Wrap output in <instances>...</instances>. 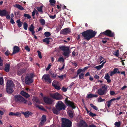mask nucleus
Masks as SVG:
<instances>
[{"label": "nucleus", "mask_w": 127, "mask_h": 127, "mask_svg": "<svg viewBox=\"0 0 127 127\" xmlns=\"http://www.w3.org/2000/svg\"><path fill=\"white\" fill-rule=\"evenodd\" d=\"M96 32L92 29L87 30L81 33L84 39L88 41L94 37L96 34Z\"/></svg>", "instance_id": "f257e3e1"}, {"label": "nucleus", "mask_w": 127, "mask_h": 127, "mask_svg": "<svg viewBox=\"0 0 127 127\" xmlns=\"http://www.w3.org/2000/svg\"><path fill=\"white\" fill-rule=\"evenodd\" d=\"M37 52L38 54V57L40 59H41L42 58V56L41 52L39 51L38 50L37 51Z\"/></svg>", "instance_id": "864d4df0"}, {"label": "nucleus", "mask_w": 127, "mask_h": 127, "mask_svg": "<svg viewBox=\"0 0 127 127\" xmlns=\"http://www.w3.org/2000/svg\"><path fill=\"white\" fill-rule=\"evenodd\" d=\"M55 107L59 110H65L66 107L64 104L61 101H59L56 103Z\"/></svg>", "instance_id": "423d86ee"}, {"label": "nucleus", "mask_w": 127, "mask_h": 127, "mask_svg": "<svg viewBox=\"0 0 127 127\" xmlns=\"http://www.w3.org/2000/svg\"><path fill=\"white\" fill-rule=\"evenodd\" d=\"M119 69L118 68H115L111 72L110 75L111 76H112L113 75L116 73H120L121 71L118 70Z\"/></svg>", "instance_id": "2eb2a0df"}, {"label": "nucleus", "mask_w": 127, "mask_h": 127, "mask_svg": "<svg viewBox=\"0 0 127 127\" xmlns=\"http://www.w3.org/2000/svg\"><path fill=\"white\" fill-rule=\"evenodd\" d=\"M115 92L113 91H110V94L111 95H113L115 94Z\"/></svg>", "instance_id": "774afa93"}, {"label": "nucleus", "mask_w": 127, "mask_h": 127, "mask_svg": "<svg viewBox=\"0 0 127 127\" xmlns=\"http://www.w3.org/2000/svg\"><path fill=\"white\" fill-rule=\"evenodd\" d=\"M64 102L66 106H70L73 109H75V108L76 106L75 105L74 103L73 102L68 100L67 98L65 99Z\"/></svg>", "instance_id": "9d476101"}, {"label": "nucleus", "mask_w": 127, "mask_h": 127, "mask_svg": "<svg viewBox=\"0 0 127 127\" xmlns=\"http://www.w3.org/2000/svg\"><path fill=\"white\" fill-rule=\"evenodd\" d=\"M40 22L42 25H44L45 23V20L43 19H40Z\"/></svg>", "instance_id": "4c0bfd02"}, {"label": "nucleus", "mask_w": 127, "mask_h": 127, "mask_svg": "<svg viewBox=\"0 0 127 127\" xmlns=\"http://www.w3.org/2000/svg\"><path fill=\"white\" fill-rule=\"evenodd\" d=\"M115 53L114 54L115 55L116 57H118L119 56V50H117L116 51L114 52Z\"/></svg>", "instance_id": "3c124183"}, {"label": "nucleus", "mask_w": 127, "mask_h": 127, "mask_svg": "<svg viewBox=\"0 0 127 127\" xmlns=\"http://www.w3.org/2000/svg\"><path fill=\"white\" fill-rule=\"evenodd\" d=\"M24 16L28 18L29 19H30L31 18V16L28 14L25 13L24 15Z\"/></svg>", "instance_id": "a18cd8bd"}, {"label": "nucleus", "mask_w": 127, "mask_h": 127, "mask_svg": "<svg viewBox=\"0 0 127 127\" xmlns=\"http://www.w3.org/2000/svg\"><path fill=\"white\" fill-rule=\"evenodd\" d=\"M51 65H50L49 64V65L47 66V67L46 68V71H47L51 67Z\"/></svg>", "instance_id": "052dcab7"}, {"label": "nucleus", "mask_w": 127, "mask_h": 127, "mask_svg": "<svg viewBox=\"0 0 127 127\" xmlns=\"http://www.w3.org/2000/svg\"><path fill=\"white\" fill-rule=\"evenodd\" d=\"M14 86L13 82L11 81H8L6 84V91L7 93L11 94L12 93L13 90L12 88Z\"/></svg>", "instance_id": "f03ea898"}, {"label": "nucleus", "mask_w": 127, "mask_h": 127, "mask_svg": "<svg viewBox=\"0 0 127 127\" xmlns=\"http://www.w3.org/2000/svg\"><path fill=\"white\" fill-rule=\"evenodd\" d=\"M77 71L78 72L79 74L81 72H84L83 70V69L81 68L78 69Z\"/></svg>", "instance_id": "13d9d810"}, {"label": "nucleus", "mask_w": 127, "mask_h": 127, "mask_svg": "<svg viewBox=\"0 0 127 127\" xmlns=\"http://www.w3.org/2000/svg\"><path fill=\"white\" fill-rule=\"evenodd\" d=\"M3 83V77H0V85H2Z\"/></svg>", "instance_id": "8fccbe9b"}, {"label": "nucleus", "mask_w": 127, "mask_h": 127, "mask_svg": "<svg viewBox=\"0 0 127 127\" xmlns=\"http://www.w3.org/2000/svg\"><path fill=\"white\" fill-rule=\"evenodd\" d=\"M89 115L92 117H94L96 116V114L93 113L92 112H89Z\"/></svg>", "instance_id": "37998d69"}, {"label": "nucleus", "mask_w": 127, "mask_h": 127, "mask_svg": "<svg viewBox=\"0 0 127 127\" xmlns=\"http://www.w3.org/2000/svg\"><path fill=\"white\" fill-rule=\"evenodd\" d=\"M33 100L36 103H39L40 102L39 99L37 97H34Z\"/></svg>", "instance_id": "de8ad7c7"}, {"label": "nucleus", "mask_w": 127, "mask_h": 127, "mask_svg": "<svg viewBox=\"0 0 127 127\" xmlns=\"http://www.w3.org/2000/svg\"><path fill=\"white\" fill-rule=\"evenodd\" d=\"M112 102V101L110 100L109 101H108L107 102V106L109 108L110 107Z\"/></svg>", "instance_id": "5fc2aeb1"}, {"label": "nucleus", "mask_w": 127, "mask_h": 127, "mask_svg": "<svg viewBox=\"0 0 127 127\" xmlns=\"http://www.w3.org/2000/svg\"><path fill=\"white\" fill-rule=\"evenodd\" d=\"M59 48L62 50L63 51V55L65 57H68L70 53L69 48L68 47L65 46H61L59 47Z\"/></svg>", "instance_id": "7ed1b4c3"}, {"label": "nucleus", "mask_w": 127, "mask_h": 127, "mask_svg": "<svg viewBox=\"0 0 127 127\" xmlns=\"http://www.w3.org/2000/svg\"><path fill=\"white\" fill-rule=\"evenodd\" d=\"M22 114L24 115L26 118H28L30 115H31L33 113L30 111H26L25 112H21Z\"/></svg>", "instance_id": "aec40b11"}, {"label": "nucleus", "mask_w": 127, "mask_h": 127, "mask_svg": "<svg viewBox=\"0 0 127 127\" xmlns=\"http://www.w3.org/2000/svg\"><path fill=\"white\" fill-rule=\"evenodd\" d=\"M20 12L19 11H18L16 12L15 11L14 14L15 16L17 15V16H19L20 15Z\"/></svg>", "instance_id": "6e6d98bb"}, {"label": "nucleus", "mask_w": 127, "mask_h": 127, "mask_svg": "<svg viewBox=\"0 0 127 127\" xmlns=\"http://www.w3.org/2000/svg\"><path fill=\"white\" fill-rule=\"evenodd\" d=\"M14 99L16 102L19 103H23L25 99L22 96L19 95H15Z\"/></svg>", "instance_id": "39448f33"}, {"label": "nucleus", "mask_w": 127, "mask_h": 127, "mask_svg": "<svg viewBox=\"0 0 127 127\" xmlns=\"http://www.w3.org/2000/svg\"><path fill=\"white\" fill-rule=\"evenodd\" d=\"M44 35L46 37H48L50 36L51 34L50 32H45Z\"/></svg>", "instance_id": "e433bc0d"}, {"label": "nucleus", "mask_w": 127, "mask_h": 127, "mask_svg": "<svg viewBox=\"0 0 127 127\" xmlns=\"http://www.w3.org/2000/svg\"><path fill=\"white\" fill-rule=\"evenodd\" d=\"M14 7L18 8V9L21 10H24V8L22 6L19 4H16L14 6Z\"/></svg>", "instance_id": "c756f323"}, {"label": "nucleus", "mask_w": 127, "mask_h": 127, "mask_svg": "<svg viewBox=\"0 0 127 127\" xmlns=\"http://www.w3.org/2000/svg\"><path fill=\"white\" fill-rule=\"evenodd\" d=\"M51 74L52 75V77H56L57 75V74H55L53 72L51 73Z\"/></svg>", "instance_id": "4d7b16f0"}, {"label": "nucleus", "mask_w": 127, "mask_h": 127, "mask_svg": "<svg viewBox=\"0 0 127 127\" xmlns=\"http://www.w3.org/2000/svg\"><path fill=\"white\" fill-rule=\"evenodd\" d=\"M52 39L51 37H46L43 39V42L46 43L47 44H49L50 40Z\"/></svg>", "instance_id": "5701e85b"}, {"label": "nucleus", "mask_w": 127, "mask_h": 127, "mask_svg": "<svg viewBox=\"0 0 127 127\" xmlns=\"http://www.w3.org/2000/svg\"><path fill=\"white\" fill-rule=\"evenodd\" d=\"M25 49L27 51H28L29 52L30 50V48L29 47L27 46L25 47Z\"/></svg>", "instance_id": "0e129e2a"}, {"label": "nucleus", "mask_w": 127, "mask_h": 127, "mask_svg": "<svg viewBox=\"0 0 127 127\" xmlns=\"http://www.w3.org/2000/svg\"><path fill=\"white\" fill-rule=\"evenodd\" d=\"M51 96L54 99H55L56 100L61 99L63 98L62 95L57 93L52 94L51 95Z\"/></svg>", "instance_id": "9b49d317"}, {"label": "nucleus", "mask_w": 127, "mask_h": 127, "mask_svg": "<svg viewBox=\"0 0 127 127\" xmlns=\"http://www.w3.org/2000/svg\"><path fill=\"white\" fill-rule=\"evenodd\" d=\"M43 78L45 81H47L49 83H51V80L48 74L44 75L43 76Z\"/></svg>", "instance_id": "dca6fc26"}, {"label": "nucleus", "mask_w": 127, "mask_h": 127, "mask_svg": "<svg viewBox=\"0 0 127 127\" xmlns=\"http://www.w3.org/2000/svg\"><path fill=\"white\" fill-rule=\"evenodd\" d=\"M98 101L99 102H103L105 100V99H103L101 97H99V98L98 99Z\"/></svg>", "instance_id": "603ef678"}, {"label": "nucleus", "mask_w": 127, "mask_h": 127, "mask_svg": "<svg viewBox=\"0 0 127 127\" xmlns=\"http://www.w3.org/2000/svg\"><path fill=\"white\" fill-rule=\"evenodd\" d=\"M62 90L64 92H66L67 91V89L66 88L64 87H63L62 89Z\"/></svg>", "instance_id": "680f3d73"}, {"label": "nucleus", "mask_w": 127, "mask_h": 127, "mask_svg": "<svg viewBox=\"0 0 127 127\" xmlns=\"http://www.w3.org/2000/svg\"><path fill=\"white\" fill-rule=\"evenodd\" d=\"M23 103L28 104L29 105H31L32 104V102L28 100H27L25 99V101L23 102Z\"/></svg>", "instance_id": "f704fd0d"}, {"label": "nucleus", "mask_w": 127, "mask_h": 127, "mask_svg": "<svg viewBox=\"0 0 127 127\" xmlns=\"http://www.w3.org/2000/svg\"><path fill=\"white\" fill-rule=\"evenodd\" d=\"M106 62V61H105L103 62L101 65L96 66L94 67V68L97 69V70H100L103 67L104 64Z\"/></svg>", "instance_id": "c85d7f7f"}, {"label": "nucleus", "mask_w": 127, "mask_h": 127, "mask_svg": "<svg viewBox=\"0 0 127 127\" xmlns=\"http://www.w3.org/2000/svg\"><path fill=\"white\" fill-rule=\"evenodd\" d=\"M43 99L45 103L46 104L51 105L53 103V100L48 97H43Z\"/></svg>", "instance_id": "f8f14e48"}, {"label": "nucleus", "mask_w": 127, "mask_h": 127, "mask_svg": "<svg viewBox=\"0 0 127 127\" xmlns=\"http://www.w3.org/2000/svg\"><path fill=\"white\" fill-rule=\"evenodd\" d=\"M49 2L51 3V5H54V4L52 3L55 4L56 3V1L55 0H50Z\"/></svg>", "instance_id": "49530a36"}, {"label": "nucleus", "mask_w": 127, "mask_h": 127, "mask_svg": "<svg viewBox=\"0 0 127 127\" xmlns=\"http://www.w3.org/2000/svg\"><path fill=\"white\" fill-rule=\"evenodd\" d=\"M121 124V122L120 121L116 122L114 123L115 127H120Z\"/></svg>", "instance_id": "2f4dec72"}, {"label": "nucleus", "mask_w": 127, "mask_h": 127, "mask_svg": "<svg viewBox=\"0 0 127 127\" xmlns=\"http://www.w3.org/2000/svg\"><path fill=\"white\" fill-rule=\"evenodd\" d=\"M90 105L94 109L96 110H98V108H97V107L96 106H95L92 104L91 103L90 104Z\"/></svg>", "instance_id": "58836bf2"}, {"label": "nucleus", "mask_w": 127, "mask_h": 127, "mask_svg": "<svg viewBox=\"0 0 127 127\" xmlns=\"http://www.w3.org/2000/svg\"><path fill=\"white\" fill-rule=\"evenodd\" d=\"M104 35L110 37H113L114 36V33L112 32L111 31L107 30L104 32L101 33L99 36H103Z\"/></svg>", "instance_id": "6e6552de"}, {"label": "nucleus", "mask_w": 127, "mask_h": 127, "mask_svg": "<svg viewBox=\"0 0 127 127\" xmlns=\"http://www.w3.org/2000/svg\"><path fill=\"white\" fill-rule=\"evenodd\" d=\"M98 96V95H94L91 93L88 94L86 97L87 98H92L94 97H97Z\"/></svg>", "instance_id": "bb28decb"}, {"label": "nucleus", "mask_w": 127, "mask_h": 127, "mask_svg": "<svg viewBox=\"0 0 127 127\" xmlns=\"http://www.w3.org/2000/svg\"><path fill=\"white\" fill-rule=\"evenodd\" d=\"M68 115L71 118H72L73 117V115L72 111H70L68 112Z\"/></svg>", "instance_id": "79ce46f5"}, {"label": "nucleus", "mask_w": 127, "mask_h": 127, "mask_svg": "<svg viewBox=\"0 0 127 127\" xmlns=\"http://www.w3.org/2000/svg\"><path fill=\"white\" fill-rule=\"evenodd\" d=\"M19 47L16 46H15L13 48V50L11 55L19 52L20 50Z\"/></svg>", "instance_id": "a211bd4d"}, {"label": "nucleus", "mask_w": 127, "mask_h": 127, "mask_svg": "<svg viewBox=\"0 0 127 127\" xmlns=\"http://www.w3.org/2000/svg\"><path fill=\"white\" fill-rule=\"evenodd\" d=\"M21 114L18 112H16L15 113V116H20L21 115Z\"/></svg>", "instance_id": "69168bd1"}, {"label": "nucleus", "mask_w": 127, "mask_h": 127, "mask_svg": "<svg viewBox=\"0 0 127 127\" xmlns=\"http://www.w3.org/2000/svg\"><path fill=\"white\" fill-rule=\"evenodd\" d=\"M49 17L50 18L53 19H55L56 18V16L55 15L54 16L50 15Z\"/></svg>", "instance_id": "338daca9"}, {"label": "nucleus", "mask_w": 127, "mask_h": 127, "mask_svg": "<svg viewBox=\"0 0 127 127\" xmlns=\"http://www.w3.org/2000/svg\"><path fill=\"white\" fill-rule=\"evenodd\" d=\"M52 110L54 113L56 115L60 113L59 111H61L54 107H53Z\"/></svg>", "instance_id": "393cba45"}, {"label": "nucleus", "mask_w": 127, "mask_h": 127, "mask_svg": "<svg viewBox=\"0 0 127 127\" xmlns=\"http://www.w3.org/2000/svg\"><path fill=\"white\" fill-rule=\"evenodd\" d=\"M23 26L24 29L25 30H27L28 29V27L27 23L26 22H24L23 23Z\"/></svg>", "instance_id": "72a5a7b5"}, {"label": "nucleus", "mask_w": 127, "mask_h": 127, "mask_svg": "<svg viewBox=\"0 0 127 127\" xmlns=\"http://www.w3.org/2000/svg\"><path fill=\"white\" fill-rule=\"evenodd\" d=\"M33 77L32 74L31 73L30 75L26 76L25 78V83L27 85L30 84L33 82V80L32 79Z\"/></svg>", "instance_id": "1a4fd4ad"}, {"label": "nucleus", "mask_w": 127, "mask_h": 127, "mask_svg": "<svg viewBox=\"0 0 127 127\" xmlns=\"http://www.w3.org/2000/svg\"><path fill=\"white\" fill-rule=\"evenodd\" d=\"M20 94L22 95L25 97L27 98H28L30 96V95L28 93L24 92L23 91H22L21 92Z\"/></svg>", "instance_id": "b1692460"}, {"label": "nucleus", "mask_w": 127, "mask_h": 127, "mask_svg": "<svg viewBox=\"0 0 127 127\" xmlns=\"http://www.w3.org/2000/svg\"><path fill=\"white\" fill-rule=\"evenodd\" d=\"M104 78L107 81V82L108 83H110L111 82V80L110 79V77L108 73H107L105 74V76Z\"/></svg>", "instance_id": "a878e982"}, {"label": "nucleus", "mask_w": 127, "mask_h": 127, "mask_svg": "<svg viewBox=\"0 0 127 127\" xmlns=\"http://www.w3.org/2000/svg\"><path fill=\"white\" fill-rule=\"evenodd\" d=\"M16 23H17V26L19 28L22 27L23 22H21L20 19H18L16 21Z\"/></svg>", "instance_id": "7c9ffc66"}, {"label": "nucleus", "mask_w": 127, "mask_h": 127, "mask_svg": "<svg viewBox=\"0 0 127 127\" xmlns=\"http://www.w3.org/2000/svg\"><path fill=\"white\" fill-rule=\"evenodd\" d=\"M42 6H41L40 7L38 6L36 7V8L39 12H42Z\"/></svg>", "instance_id": "473e14b6"}, {"label": "nucleus", "mask_w": 127, "mask_h": 127, "mask_svg": "<svg viewBox=\"0 0 127 127\" xmlns=\"http://www.w3.org/2000/svg\"><path fill=\"white\" fill-rule=\"evenodd\" d=\"M10 64H7L5 65L4 70L6 72H8L9 70Z\"/></svg>", "instance_id": "cd10ccee"}, {"label": "nucleus", "mask_w": 127, "mask_h": 127, "mask_svg": "<svg viewBox=\"0 0 127 127\" xmlns=\"http://www.w3.org/2000/svg\"><path fill=\"white\" fill-rule=\"evenodd\" d=\"M70 29L69 28H65L61 31L60 34L66 35L70 33Z\"/></svg>", "instance_id": "ddd939ff"}, {"label": "nucleus", "mask_w": 127, "mask_h": 127, "mask_svg": "<svg viewBox=\"0 0 127 127\" xmlns=\"http://www.w3.org/2000/svg\"><path fill=\"white\" fill-rule=\"evenodd\" d=\"M57 82L54 81L52 83V85L55 89L59 90L61 88L60 86L57 85Z\"/></svg>", "instance_id": "412c9836"}, {"label": "nucleus", "mask_w": 127, "mask_h": 127, "mask_svg": "<svg viewBox=\"0 0 127 127\" xmlns=\"http://www.w3.org/2000/svg\"><path fill=\"white\" fill-rule=\"evenodd\" d=\"M84 74L83 73H81L79 76V78L81 79H83L84 78Z\"/></svg>", "instance_id": "ea45409f"}, {"label": "nucleus", "mask_w": 127, "mask_h": 127, "mask_svg": "<svg viewBox=\"0 0 127 127\" xmlns=\"http://www.w3.org/2000/svg\"><path fill=\"white\" fill-rule=\"evenodd\" d=\"M107 86L106 85H105L102 86L101 88L98 90V94L100 95H106L107 93Z\"/></svg>", "instance_id": "0eeeda50"}, {"label": "nucleus", "mask_w": 127, "mask_h": 127, "mask_svg": "<svg viewBox=\"0 0 127 127\" xmlns=\"http://www.w3.org/2000/svg\"><path fill=\"white\" fill-rule=\"evenodd\" d=\"M26 69H21L17 71V74L18 75L20 76L23 73H26Z\"/></svg>", "instance_id": "6ab92c4d"}, {"label": "nucleus", "mask_w": 127, "mask_h": 127, "mask_svg": "<svg viewBox=\"0 0 127 127\" xmlns=\"http://www.w3.org/2000/svg\"><path fill=\"white\" fill-rule=\"evenodd\" d=\"M62 28V26L61 25L57 27L56 31L57 32H59L61 30Z\"/></svg>", "instance_id": "09e8293b"}, {"label": "nucleus", "mask_w": 127, "mask_h": 127, "mask_svg": "<svg viewBox=\"0 0 127 127\" xmlns=\"http://www.w3.org/2000/svg\"><path fill=\"white\" fill-rule=\"evenodd\" d=\"M5 16H6V18L7 19H11L10 16V15L8 14H6V15Z\"/></svg>", "instance_id": "e2e57ef3"}, {"label": "nucleus", "mask_w": 127, "mask_h": 127, "mask_svg": "<svg viewBox=\"0 0 127 127\" xmlns=\"http://www.w3.org/2000/svg\"><path fill=\"white\" fill-rule=\"evenodd\" d=\"M41 119L40 122V124L41 125H42L46 121V116L45 115H43L41 117Z\"/></svg>", "instance_id": "4be33fe9"}, {"label": "nucleus", "mask_w": 127, "mask_h": 127, "mask_svg": "<svg viewBox=\"0 0 127 127\" xmlns=\"http://www.w3.org/2000/svg\"><path fill=\"white\" fill-rule=\"evenodd\" d=\"M36 106L38 107L39 109H40L42 110H43L44 111H45L46 110L45 109L41 106H39V105H37Z\"/></svg>", "instance_id": "c03bdc74"}, {"label": "nucleus", "mask_w": 127, "mask_h": 127, "mask_svg": "<svg viewBox=\"0 0 127 127\" xmlns=\"http://www.w3.org/2000/svg\"><path fill=\"white\" fill-rule=\"evenodd\" d=\"M62 127H71L72 122L69 120L64 118L62 119Z\"/></svg>", "instance_id": "20e7f679"}, {"label": "nucleus", "mask_w": 127, "mask_h": 127, "mask_svg": "<svg viewBox=\"0 0 127 127\" xmlns=\"http://www.w3.org/2000/svg\"><path fill=\"white\" fill-rule=\"evenodd\" d=\"M5 55L6 56H8L10 54L9 51L8 50H7L6 52L4 53Z\"/></svg>", "instance_id": "bf43d9fd"}, {"label": "nucleus", "mask_w": 127, "mask_h": 127, "mask_svg": "<svg viewBox=\"0 0 127 127\" xmlns=\"http://www.w3.org/2000/svg\"><path fill=\"white\" fill-rule=\"evenodd\" d=\"M8 13L5 9L1 10L0 9V16L1 17L5 16L6 14H8Z\"/></svg>", "instance_id": "f3484780"}, {"label": "nucleus", "mask_w": 127, "mask_h": 127, "mask_svg": "<svg viewBox=\"0 0 127 127\" xmlns=\"http://www.w3.org/2000/svg\"><path fill=\"white\" fill-rule=\"evenodd\" d=\"M34 27L33 24H32L30 26L29 29L30 32L34 31Z\"/></svg>", "instance_id": "c9c22d12"}, {"label": "nucleus", "mask_w": 127, "mask_h": 127, "mask_svg": "<svg viewBox=\"0 0 127 127\" xmlns=\"http://www.w3.org/2000/svg\"><path fill=\"white\" fill-rule=\"evenodd\" d=\"M88 126L85 122L83 120H81L79 124L78 127H88Z\"/></svg>", "instance_id": "4468645a"}, {"label": "nucleus", "mask_w": 127, "mask_h": 127, "mask_svg": "<svg viewBox=\"0 0 127 127\" xmlns=\"http://www.w3.org/2000/svg\"><path fill=\"white\" fill-rule=\"evenodd\" d=\"M57 61L58 62H62L64 63V60L63 57H60L59 58Z\"/></svg>", "instance_id": "a19ab883"}]
</instances>
